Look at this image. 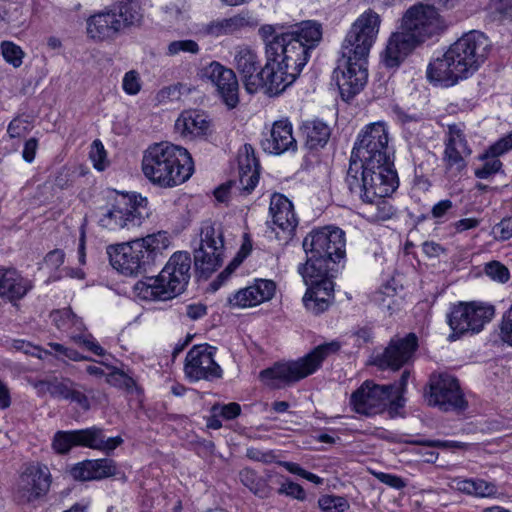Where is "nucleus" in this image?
I'll return each mask as SVG.
<instances>
[{
    "label": "nucleus",
    "mask_w": 512,
    "mask_h": 512,
    "mask_svg": "<svg viewBox=\"0 0 512 512\" xmlns=\"http://www.w3.org/2000/svg\"><path fill=\"white\" fill-rule=\"evenodd\" d=\"M144 176L161 188H172L186 182L194 172L187 149L168 142L149 146L142 158Z\"/></svg>",
    "instance_id": "f257e3e1"
},
{
    "label": "nucleus",
    "mask_w": 512,
    "mask_h": 512,
    "mask_svg": "<svg viewBox=\"0 0 512 512\" xmlns=\"http://www.w3.org/2000/svg\"><path fill=\"white\" fill-rule=\"evenodd\" d=\"M170 246L166 232L107 247L110 264L125 276L147 272L151 265L162 260L163 252Z\"/></svg>",
    "instance_id": "f03ea898"
},
{
    "label": "nucleus",
    "mask_w": 512,
    "mask_h": 512,
    "mask_svg": "<svg viewBox=\"0 0 512 512\" xmlns=\"http://www.w3.org/2000/svg\"><path fill=\"white\" fill-rule=\"evenodd\" d=\"M306 262L298 267L300 275H328L329 264L345 257V233L338 227H323L311 231L302 242Z\"/></svg>",
    "instance_id": "7ed1b4c3"
},
{
    "label": "nucleus",
    "mask_w": 512,
    "mask_h": 512,
    "mask_svg": "<svg viewBox=\"0 0 512 512\" xmlns=\"http://www.w3.org/2000/svg\"><path fill=\"white\" fill-rule=\"evenodd\" d=\"M191 258L187 252H175L158 276L135 284L137 295L148 301H166L181 294L190 279Z\"/></svg>",
    "instance_id": "20e7f679"
},
{
    "label": "nucleus",
    "mask_w": 512,
    "mask_h": 512,
    "mask_svg": "<svg viewBox=\"0 0 512 512\" xmlns=\"http://www.w3.org/2000/svg\"><path fill=\"white\" fill-rule=\"evenodd\" d=\"M346 183L350 192L365 203H374L391 195L398 186L394 165H358L350 162Z\"/></svg>",
    "instance_id": "39448f33"
},
{
    "label": "nucleus",
    "mask_w": 512,
    "mask_h": 512,
    "mask_svg": "<svg viewBox=\"0 0 512 512\" xmlns=\"http://www.w3.org/2000/svg\"><path fill=\"white\" fill-rule=\"evenodd\" d=\"M341 348L339 341H331L315 347L311 352L296 361L277 363L260 372V379L272 388L295 383L316 372L322 362Z\"/></svg>",
    "instance_id": "423d86ee"
},
{
    "label": "nucleus",
    "mask_w": 512,
    "mask_h": 512,
    "mask_svg": "<svg viewBox=\"0 0 512 512\" xmlns=\"http://www.w3.org/2000/svg\"><path fill=\"white\" fill-rule=\"evenodd\" d=\"M381 17L372 9L364 11L352 24L341 47L345 64L367 62L370 50L376 42Z\"/></svg>",
    "instance_id": "0eeeda50"
},
{
    "label": "nucleus",
    "mask_w": 512,
    "mask_h": 512,
    "mask_svg": "<svg viewBox=\"0 0 512 512\" xmlns=\"http://www.w3.org/2000/svg\"><path fill=\"white\" fill-rule=\"evenodd\" d=\"M303 66H244V86L248 93L262 91L276 96L290 86Z\"/></svg>",
    "instance_id": "6e6552de"
},
{
    "label": "nucleus",
    "mask_w": 512,
    "mask_h": 512,
    "mask_svg": "<svg viewBox=\"0 0 512 512\" xmlns=\"http://www.w3.org/2000/svg\"><path fill=\"white\" fill-rule=\"evenodd\" d=\"M388 132L383 123H372L358 136L350 162L358 165H394L393 152L388 146Z\"/></svg>",
    "instance_id": "1a4fd4ad"
},
{
    "label": "nucleus",
    "mask_w": 512,
    "mask_h": 512,
    "mask_svg": "<svg viewBox=\"0 0 512 512\" xmlns=\"http://www.w3.org/2000/svg\"><path fill=\"white\" fill-rule=\"evenodd\" d=\"M495 315L493 305L483 302H460L451 308L447 322L452 330L449 339L454 341L465 334H477Z\"/></svg>",
    "instance_id": "9d476101"
},
{
    "label": "nucleus",
    "mask_w": 512,
    "mask_h": 512,
    "mask_svg": "<svg viewBox=\"0 0 512 512\" xmlns=\"http://www.w3.org/2000/svg\"><path fill=\"white\" fill-rule=\"evenodd\" d=\"M123 443L120 436L106 438L102 428L92 426L86 429L57 431L52 447L58 454H66L73 447L81 446L110 453Z\"/></svg>",
    "instance_id": "9b49d317"
},
{
    "label": "nucleus",
    "mask_w": 512,
    "mask_h": 512,
    "mask_svg": "<svg viewBox=\"0 0 512 512\" xmlns=\"http://www.w3.org/2000/svg\"><path fill=\"white\" fill-rule=\"evenodd\" d=\"M401 27L421 44L443 33L447 29V23L433 5L420 2L405 12Z\"/></svg>",
    "instance_id": "f8f14e48"
},
{
    "label": "nucleus",
    "mask_w": 512,
    "mask_h": 512,
    "mask_svg": "<svg viewBox=\"0 0 512 512\" xmlns=\"http://www.w3.org/2000/svg\"><path fill=\"white\" fill-rule=\"evenodd\" d=\"M147 204V199L140 195L119 194L111 209L100 218V224L109 230L138 227L149 214Z\"/></svg>",
    "instance_id": "ddd939ff"
},
{
    "label": "nucleus",
    "mask_w": 512,
    "mask_h": 512,
    "mask_svg": "<svg viewBox=\"0 0 512 512\" xmlns=\"http://www.w3.org/2000/svg\"><path fill=\"white\" fill-rule=\"evenodd\" d=\"M224 232L220 223H205L200 232L198 247L194 249L196 269L206 277L223 263Z\"/></svg>",
    "instance_id": "4468645a"
},
{
    "label": "nucleus",
    "mask_w": 512,
    "mask_h": 512,
    "mask_svg": "<svg viewBox=\"0 0 512 512\" xmlns=\"http://www.w3.org/2000/svg\"><path fill=\"white\" fill-rule=\"evenodd\" d=\"M428 391L424 396L430 406H437L442 411L462 410L466 401L459 382L449 374H432L429 379Z\"/></svg>",
    "instance_id": "2eb2a0df"
},
{
    "label": "nucleus",
    "mask_w": 512,
    "mask_h": 512,
    "mask_svg": "<svg viewBox=\"0 0 512 512\" xmlns=\"http://www.w3.org/2000/svg\"><path fill=\"white\" fill-rule=\"evenodd\" d=\"M490 51L488 38L479 31H470L455 41L443 54L446 64H481Z\"/></svg>",
    "instance_id": "dca6fc26"
},
{
    "label": "nucleus",
    "mask_w": 512,
    "mask_h": 512,
    "mask_svg": "<svg viewBox=\"0 0 512 512\" xmlns=\"http://www.w3.org/2000/svg\"><path fill=\"white\" fill-rule=\"evenodd\" d=\"M393 385H378L371 380H366L352 393L350 404L353 410L365 416H373L385 410L391 401Z\"/></svg>",
    "instance_id": "f3484780"
},
{
    "label": "nucleus",
    "mask_w": 512,
    "mask_h": 512,
    "mask_svg": "<svg viewBox=\"0 0 512 512\" xmlns=\"http://www.w3.org/2000/svg\"><path fill=\"white\" fill-rule=\"evenodd\" d=\"M312 46H304L288 32L276 35L266 48V64H307L312 57Z\"/></svg>",
    "instance_id": "a211bd4d"
},
{
    "label": "nucleus",
    "mask_w": 512,
    "mask_h": 512,
    "mask_svg": "<svg viewBox=\"0 0 512 512\" xmlns=\"http://www.w3.org/2000/svg\"><path fill=\"white\" fill-rule=\"evenodd\" d=\"M204 82H210L228 109L239 103V82L234 70L227 66H204L197 74Z\"/></svg>",
    "instance_id": "6ab92c4d"
},
{
    "label": "nucleus",
    "mask_w": 512,
    "mask_h": 512,
    "mask_svg": "<svg viewBox=\"0 0 512 512\" xmlns=\"http://www.w3.org/2000/svg\"><path fill=\"white\" fill-rule=\"evenodd\" d=\"M216 348L210 345H195L185 358V373L187 377L198 381L218 379L222 376L221 367L215 362Z\"/></svg>",
    "instance_id": "aec40b11"
},
{
    "label": "nucleus",
    "mask_w": 512,
    "mask_h": 512,
    "mask_svg": "<svg viewBox=\"0 0 512 512\" xmlns=\"http://www.w3.org/2000/svg\"><path fill=\"white\" fill-rule=\"evenodd\" d=\"M28 383L37 391L39 396L49 393L53 398L74 402L83 410L90 409L88 397L79 389V384L69 378L29 379Z\"/></svg>",
    "instance_id": "412c9836"
},
{
    "label": "nucleus",
    "mask_w": 512,
    "mask_h": 512,
    "mask_svg": "<svg viewBox=\"0 0 512 512\" xmlns=\"http://www.w3.org/2000/svg\"><path fill=\"white\" fill-rule=\"evenodd\" d=\"M417 348L418 338L414 333H409L403 338L391 339L378 359L379 366L398 370L412 359Z\"/></svg>",
    "instance_id": "4be33fe9"
},
{
    "label": "nucleus",
    "mask_w": 512,
    "mask_h": 512,
    "mask_svg": "<svg viewBox=\"0 0 512 512\" xmlns=\"http://www.w3.org/2000/svg\"><path fill=\"white\" fill-rule=\"evenodd\" d=\"M462 128L457 124L448 125L443 160L446 168L460 173L466 167L465 158L471 154Z\"/></svg>",
    "instance_id": "5701e85b"
},
{
    "label": "nucleus",
    "mask_w": 512,
    "mask_h": 512,
    "mask_svg": "<svg viewBox=\"0 0 512 512\" xmlns=\"http://www.w3.org/2000/svg\"><path fill=\"white\" fill-rule=\"evenodd\" d=\"M333 76L342 99L349 101L366 85L368 70L365 66H337Z\"/></svg>",
    "instance_id": "b1692460"
},
{
    "label": "nucleus",
    "mask_w": 512,
    "mask_h": 512,
    "mask_svg": "<svg viewBox=\"0 0 512 512\" xmlns=\"http://www.w3.org/2000/svg\"><path fill=\"white\" fill-rule=\"evenodd\" d=\"M269 212L273 224L282 231L283 239L291 240L298 225L291 201L284 195L275 193L270 200Z\"/></svg>",
    "instance_id": "393cba45"
},
{
    "label": "nucleus",
    "mask_w": 512,
    "mask_h": 512,
    "mask_svg": "<svg viewBox=\"0 0 512 512\" xmlns=\"http://www.w3.org/2000/svg\"><path fill=\"white\" fill-rule=\"evenodd\" d=\"M51 484L47 467L33 466L21 476V497L28 503L34 502L48 492Z\"/></svg>",
    "instance_id": "a878e982"
},
{
    "label": "nucleus",
    "mask_w": 512,
    "mask_h": 512,
    "mask_svg": "<svg viewBox=\"0 0 512 512\" xmlns=\"http://www.w3.org/2000/svg\"><path fill=\"white\" fill-rule=\"evenodd\" d=\"M123 29L116 9H106L87 20V33L93 39H114Z\"/></svg>",
    "instance_id": "bb28decb"
},
{
    "label": "nucleus",
    "mask_w": 512,
    "mask_h": 512,
    "mask_svg": "<svg viewBox=\"0 0 512 512\" xmlns=\"http://www.w3.org/2000/svg\"><path fill=\"white\" fill-rule=\"evenodd\" d=\"M263 150L269 154L280 155L297 149V142L292 134V125L288 120L274 122L269 136L261 141Z\"/></svg>",
    "instance_id": "cd10ccee"
},
{
    "label": "nucleus",
    "mask_w": 512,
    "mask_h": 512,
    "mask_svg": "<svg viewBox=\"0 0 512 512\" xmlns=\"http://www.w3.org/2000/svg\"><path fill=\"white\" fill-rule=\"evenodd\" d=\"M238 166V190L249 194L257 185L260 175V165L250 144H245L239 151Z\"/></svg>",
    "instance_id": "c85d7f7f"
},
{
    "label": "nucleus",
    "mask_w": 512,
    "mask_h": 512,
    "mask_svg": "<svg viewBox=\"0 0 512 512\" xmlns=\"http://www.w3.org/2000/svg\"><path fill=\"white\" fill-rule=\"evenodd\" d=\"M275 288L273 281L260 279L254 285L241 289L229 297V303L241 308L256 306L270 300L275 293Z\"/></svg>",
    "instance_id": "c756f323"
},
{
    "label": "nucleus",
    "mask_w": 512,
    "mask_h": 512,
    "mask_svg": "<svg viewBox=\"0 0 512 512\" xmlns=\"http://www.w3.org/2000/svg\"><path fill=\"white\" fill-rule=\"evenodd\" d=\"M419 43L404 30L394 32L388 39L386 48L381 53L384 64H400Z\"/></svg>",
    "instance_id": "7c9ffc66"
},
{
    "label": "nucleus",
    "mask_w": 512,
    "mask_h": 512,
    "mask_svg": "<svg viewBox=\"0 0 512 512\" xmlns=\"http://www.w3.org/2000/svg\"><path fill=\"white\" fill-rule=\"evenodd\" d=\"M116 464L111 459L85 460L74 465L71 476L79 481L100 480L116 474Z\"/></svg>",
    "instance_id": "2f4dec72"
},
{
    "label": "nucleus",
    "mask_w": 512,
    "mask_h": 512,
    "mask_svg": "<svg viewBox=\"0 0 512 512\" xmlns=\"http://www.w3.org/2000/svg\"><path fill=\"white\" fill-rule=\"evenodd\" d=\"M32 288L29 280L15 269H2L0 272V297L10 302L22 299Z\"/></svg>",
    "instance_id": "473e14b6"
},
{
    "label": "nucleus",
    "mask_w": 512,
    "mask_h": 512,
    "mask_svg": "<svg viewBox=\"0 0 512 512\" xmlns=\"http://www.w3.org/2000/svg\"><path fill=\"white\" fill-rule=\"evenodd\" d=\"M210 129V121L204 114L185 111L177 118L175 130L183 137L191 139L204 136Z\"/></svg>",
    "instance_id": "72a5a7b5"
},
{
    "label": "nucleus",
    "mask_w": 512,
    "mask_h": 512,
    "mask_svg": "<svg viewBox=\"0 0 512 512\" xmlns=\"http://www.w3.org/2000/svg\"><path fill=\"white\" fill-rule=\"evenodd\" d=\"M478 66H464L463 69H451L450 66H428L427 78L434 85L450 87L461 79L474 74Z\"/></svg>",
    "instance_id": "f704fd0d"
},
{
    "label": "nucleus",
    "mask_w": 512,
    "mask_h": 512,
    "mask_svg": "<svg viewBox=\"0 0 512 512\" xmlns=\"http://www.w3.org/2000/svg\"><path fill=\"white\" fill-rule=\"evenodd\" d=\"M306 146L311 150L323 148L331 136L330 127L320 120L308 121L303 125Z\"/></svg>",
    "instance_id": "c9c22d12"
},
{
    "label": "nucleus",
    "mask_w": 512,
    "mask_h": 512,
    "mask_svg": "<svg viewBox=\"0 0 512 512\" xmlns=\"http://www.w3.org/2000/svg\"><path fill=\"white\" fill-rule=\"evenodd\" d=\"M288 33L300 40L304 46H312V52H314L322 39V26L316 21H303L295 25L294 29Z\"/></svg>",
    "instance_id": "e433bc0d"
},
{
    "label": "nucleus",
    "mask_w": 512,
    "mask_h": 512,
    "mask_svg": "<svg viewBox=\"0 0 512 512\" xmlns=\"http://www.w3.org/2000/svg\"><path fill=\"white\" fill-rule=\"evenodd\" d=\"M143 0H121L117 6V15L124 28L139 25L143 19Z\"/></svg>",
    "instance_id": "4c0bfd02"
},
{
    "label": "nucleus",
    "mask_w": 512,
    "mask_h": 512,
    "mask_svg": "<svg viewBox=\"0 0 512 512\" xmlns=\"http://www.w3.org/2000/svg\"><path fill=\"white\" fill-rule=\"evenodd\" d=\"M305 284L308 285L307 291H313L312 295H320V297H328L329 304L333 299V282L328 278V275H321L317 277L314 274L312 276L305 277L301 275Z\"/></svg>",
    "instance_id": "58836bf2"
},
{
    "label": "nucleus",
    "mask_w": 512,
    "mask_h": 512,
    "mask_svg": "<svg viewBox=\"0 0 512 512\" xmlns=\"http://www.w3.org/2000/svg\"><path fill=\"white\" fill-rule=\"evenodd\" d=\"M225 25L231 33L245 27H255L258 25V19L249 11H242L230 18H225Z\"/></svg>",
    "instance_id": "ea45409f"
},
{
    "label": "nucleus",
    "mask_w": 512,
    "mask_h": 512,
    "mask_svg": "<svg viewBox=\"0 0 512 512\" xmlns=\"http://www.w3.org/2000/svg\"><path fill=\"white\" fill-rule=\"evenodd\" d=\"M479 159L484 161L482 167L477 168L474 172L475 176L479 179H488L502 169V162L496 156H486L485 152L480 155Z\"/></svg>",
    "instance_id": "a19ab883"
},
{
    "label": "nucleus",
    "mask_w": 512,
    "mask_h": 512,
    "mask_svg": "<svg viewBox=\"0 0 512 512\" xmlns=\"http://www.w3.org/2000/svg\"><path fill=\"white\" fill-rule=\"evenodd\" d=\"M319 507L328 512H345L349 509V503L342 496L324 495L318 500Z\"/></svg>",
    "instance_id": "79ce46f5"
},
{
    "label": "nucleus",
    "mask_w": 512,
    "mask_h": 512,
    "mask_svg": "<svg viewBox=\"0 0 512 512\" xmlns=\"http://www.w3.org/2000/svg\"><path fill=\"white\" fill-rule=\"evenodd\" d=\"M313 291H306L303 297V303L308 311L318 315L323 313L330 306L328 297H320V295H312Z\"/></svg>",
    "instance_id": "37998d69"
},
{
    "label": "nucleus",
    "mask_w": 512,
    "mask_h": 512,
    "mask_svg": "<svg viewBox=\"0 0 512 512\" xmlns=\"http://www.w3.org/2000/svg\"><path fill=\"white\" fill-rule=\"evenodd\" d=\"M4 60L10 64H21L24 52L20 46L11 41H3L0 45Z\"/></svg>",
    "instance_id": "c03bdc74"
},
{
    "label": "nucleus",
    "mask_w": 512,
    "mask_h": 512,
    "mask_svg": "<svg viewBox=\"0 0 512 512\" xmlns=\"http://www.w3.org/2000/svg\"><path fill=\"white\" fill-rule=\"evenodd\" d=\"M484 271L494 281L505 283L509 280L508 268L499 261H491L485 265Z\"/></svg>",
    "instance_id": "a18cd8bd"
},
{
    "label": "nucleus",
    "mask_w": 512,
    "mask_h": 512,
    "mask_svg": "<svg viewBox=\"0 0 512 512\" xmlns=\"http://www.w3.org/2000/svg\"><path fill=\"white\" fill-rule=\"evenodd\" d=\"M51 321L61 331H70V326L73 321V312L69 308L55 310L50 313Z\"/></svg>",
    "instance_id": "49530a36"
},
{
    "label": "nucleus",
    "mask_w": 512,
    "mask_h": 512,
    "mask_svg": "<svg viewBox=\"0 0 512 512\" xmlns=\"http://www.w3.org/2000/svg\"><path fill=\"white\" fill-rule=\"evenodd\" d=\"M89 156L93 162L94 168L99 171H103L106 168V151L100 140L96 139L92 142Z\"/></svg>",
    "instance_id": "de8ad7c7"
},
{
    "label": "nucleus",
    "mask_w": 512,
    "mask_h": 512,
    "mask_svg": "<svg viewBox=\"0 0 512 512\" xmlns=\"http://www.w3.org/2000/svg\"><path fill=\"white\" fill-rule=\"evenodd\" d=\"M371 205H376V211H369V219L372 221H385L394 214L393 207L389 204L385 198H381Z\"/></svg>",
    "instance_id": "09e8293b"
},
{
    "label": "nucleus",
    "mask_w": 512,
    "mask_h": 512,
    "mask_svg": "<svg viewBox=\"0 0 512 512\" xmlns=\"http://www.w3.org/2000/svg\"><path fill=\"white\" fill-rule=\"evenodd\" d=\"M234 61L237 64H258V56L250 46L240 45L235 48Z\"/></svg>",
    "instance_id": "8fccbe9b"
},
{
    "label": "nucleus",
    "mask_w": 512,
    "mask_h": 512,
    "mask_svg": "<svg viewBox=\"0 0 512 512\" xmlns=\"http://www.w3.org/2000/svg\"><path fill=\"white\" fill-rule=\"evenodd\" d=\"M72 340L78 344L91 351L95 355L104 356L106 351L101 347V345L96 341V339L91 335H72Z\"/></svg>",
    "instance_id": "3c124183"
},
{
    "label": "nucleus",
    "mask_w": 512,
    "mask_h": 512,
    "mask_svg": "<svg viewBox=\"0 0 512 512\" xmlns=\"http://www.w3.org/2000/svg\"><path fill=\"white\" fill-rule=\"evenodd\" d=\"M497 494V486L483 479H473L472 496L492 497Z\"/></svg>",
    "instance_id": "603ef678"
},
{
    "label": "nucleus",
    "mask_w": 512,
    "mask_h": 512,
    "mask_svg": "<svg viewBox=\"0 0 512 512\" xmlns=\"http://www.w3.org/2000/svg\"><path fill=\"white\" fill-rule=\"evenodd\" d=\"M180 52L197 54L199 52V46L193 40H178L173 41L168 45L169 55H176Z\"/></svg>",
    "instance_id": "864d4df0"
},
{
    "label": "nucleus",
    "mask_w": 512,
    "mask_h": 512,
    "mask_svg": "<svg viewBox=\"0 0 512 512\" xmlns=\"http://www.w3.org/2000/svg\"><path fill=\"white\" fill-rule=\"evenodd\" d=\"M512 149V132L502 137L486 150V156L499 157Z\"/></svg>",
    "instance_id": "5fc2aeb1"
},
{
    "label": "nucleus",
    "mask_w": 512,
    "mask_h": 512,
    "mask_svg": "<svg viewBox=\"0 0 512 512\" xmlns=\"http://www.w3.org/2000/svg\"><path fill=\"white\" fill-rule=\"evenodd\" d=\"M492 233L494 239L506 241L512 237V217L503 218L493 227Z\"/></svg>",
    "instance_id": "6e6d98bb"
},
{
    "label": "nucleus",
    "mask_w": 512,
    "mask_h": 512,
    "mask_svg": "<svg viewBox=\"0 0 512 512\" xmlns=\"http://www.w3.org/2000/svg\"><path fill=\"white\" fill-rule=\"evenodd\" d=\"M123 89L130 95H135L140 91L141 79L136 70H131L125 74L123 78Z\"/></svg>",
    "instance_id": "4d7b16f0"
},
{
    "label": "nucleus",
    "mask_w": 512,
    "mask_h": 512,
    "mask_svg": "<svg viewBox=\"0 0 512 512\" xmlns=\"http://www.w3.org/2000/svg\"><path fill=\"white\" fill-rule=\"evenodd\" d=\"M279 494H284L286 496L295 498L297 500H304L306 498V493L302 486L298 483L292 481H286L282 483L281 487L278 489Z\"/></svg>",
    "instance_id": "13d9d810"
},
{
    "label": "nucleus",
    "mask_w": 512,
    "mask_h": 512,
    "mask_svg": "<svg viewBox=\"0 0 512 512\" xmlns=\"http://www.w3.org/2000/svg\"><path fill=\"white\" fill-rule=\"evenodd\" d=\"M212 413L220 414L225 419H234L240 415L241 407L238 403L232 402L226 405L216 404L211 409Z\"/></svg>",
    "instance_id": "bf43d9fd"
},
{
    "label": "nucleus",
    "mask_w": 512,
    "mask_h": 512,
    "mask_svg": "<svg viewBox=\"0 0 512 512\" xmlns=\"http://www.w3.org/2000/svg\"><path fill=\"white\" fill-rule=\"evenodd\" d=\"M500 336L503 342L512 347V306L503 316L500 325Z\"/></svg>",
    "instance_id": "052dcab7"
},
{
    "label": "nucleus",
    "mask_w": 512,
    "mask_h": 512,
    "mask_svg": "<svg viewBox=\"0 0 512 512\" xmlns=\"http://www.w3.org/2000/svg\"><path fill=\"white\" fill-rule=\"evenodd\" d=\"M29 131V122L20 117L14 118L8 125L7 132L11 138H18Z\"/></svg>",
    "instance_id": "680f3d73"
},
{
    "label": "nucleus",
    "mask_w": 512,
    "mask_h": 512,
    "mask_svg": "<svg viewBox=\"0 0 512 512\" xmlns=\"http://www.w3.org/2000/svg\"><path fill=\"white\" fill-rule=\"evenodd\" d=\"M406 443L412 445H421L427 447H438V448H461L463 446L460 442L454 441H442V440H407Z\"/></svg>",
    "instance_id": "e2e57ef3"
},
{
    "label": "nucleus",
    "mask_w": 512,
    "mask_h": 512,
    "mask_svg": "<svg viewBox=\"0 0 512 512\" xmlns=\"http://www.w3.org/2000/svg\"><path fill=\"white\" fill-rule=\"evenodd\" d=\"M64 258L65 254L62 250L54 249L45 256L44 265L51 270H55L64 263Z\"/></svg>",
    "instance_id": "0e129e2a"
},
{
    "label": "nucleus",
    "mask_w": 512,
    "mask_h": 512,
    "mask_svg": "<svg viewBox=\"0 0 512 512\" xmlns=\"http://www.w3.org/2000/svg\"><path fill=\"white\" fill-rule=\"evenodd\" d=\"M490 7L503 18L512 19V0H490Z\"/></svg>",
    "instance_id": "69168bd1"
},
{
    "label": "nucleus",
    "mask_w": 512,
    "mask_h": 512,
    "mask_svg": "<svg viewBox=\"0 0 512 512\" xmlns=\"http://www.w3.org/2000/svg\"><path fill=\"white\" fill-rule=\"evenodd\" d=\"M11 348L16 351H22L25 354H30L34 356H39L41 349L28 341L23 339H15L11 342Z\"/></svg>",
    "instance_id": "338daca9"
},
{
    "label": "nucleus",
    "mask_w": 512,
    "mask_h": 512,
    "mask_svg": "<svg viewBox=\"0 0 512 512\" xmlns=\"http://www.w3.org/2000/svg\"><path fill=\"white\" fill-rule=\"evenodd\" d=\"M377 478L384 484L395 488V489H402L406 486L405 481L396 475L387 474V473H379L377 475Z\"/></svg>",
    "instance_id": "774afa93"
}]
</instances>
